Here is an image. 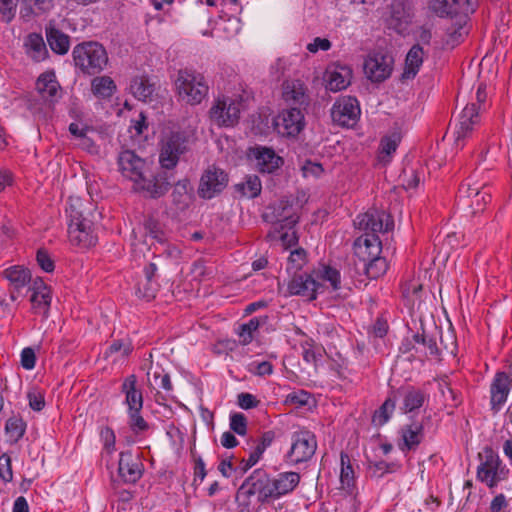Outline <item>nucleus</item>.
<instances>
[{"label": "nucleus", "mask_w": 512, "mask_h": 512, "mask_svg": "<svg viewBox=\"0 0 512 512\" xmlns=\"http://www.w3.org/2000/svg\"><path fill=\"white\" fill-rule=\"evenodd\" d=\"M117 86L114 80L107 75L96 76L91 81L92 94L101 100L111 98L116 92Z\"/></svg>", "instance_id": "nucleus-34"}, {"label": "nucleus", "mask_w": 512, "mask_h": 512, "mask_svg": "<svg viewBox=\"0 0 512 512\" xmlns=\"http://www.w3.org/2000/svg\"><path fill=\"white\" fill-rule=\"evenodd\" d=\"M352 79V70L346 65L331 64L324 75L326 88L332 92L346 89Z\"/></svg>", "instance_id": "nucleus-21"}, {"label": "nucleus", "mask_w": 512, "mask_h": 512, "mask_svg": "<svg viewBox=\"0 0 512 512\" xmlns=\"http://www.w3.org/2000/svg\"><path fill=\"white\" fill-rule=\"evenodd\" d=\"M392 18L397 23V30L404 31L406 27L412 22V15L405 11V8L401 5H397L393 8Z\"/></svg>", "instance_id": "nucleus-51"}, {"label": "nucleus", "mask_w": 512, "mask_h": 512, "mask_svg": "<svg viewBox=\"0 0 512 512\" xmlns=\"http://www.w3.org/2000/svg\"><path fill=\"white\" fill-rule=\"evenodd\" d=\"M75 67L87 75L101 73L108 64V53L104 46L96 41L77 44L72 51Z\"/></svg>", "instance_id": "nucleus-6"}, {"label": "nucleus", "mask_w": 512, "mask_h": 512, "mask_svg": "<svg viewBox=\"0 0 512 512\" xmlns=\"http://www.w3.org/2000/svg\"><path fill=\"white\" fill-rule=\"evenodd\" d=\"M293 227L294 226H284L287 230L279 236V240L284 249H289L298 243V236Z\"/></svg>", "instance_id": "nucleus-57"}, {"label": "nucleus", "mask_w": 512, "mask_h": 512, "mask_svg": "<svg viewBox=\"0 0 512 512\" xmlns=\"http://www.w3.org/2000/svg\"><path fill=\"white\" fill-rule=\"evenodd\" d=\"M439 391L443 398V404L446 407H456L459 403L458 394L450 387L446 381L439 383Z\"/></svg>", "instance_id": "nucleus-49"}, {"label": "nucleus", "mask_w": 512, "mask_h": 512, "mask_svg": "<svg viewBox=\"0 0 512 512\" xmlns=\"http://www.w3.org/2000/svg\"><path fill=\"white\" fill-rule=\"evenodd\" d=\"M468 34V29L464 24L457 23L447 29L445 43L451 47L458 45Z\"/></svg>", "instance_id": "nucleus-47"}, {"label": "nucleus", "mask_w": 512, "mask_h": 512, "mask_svg": "<svg viewBox=\"0 0 512 512\" xmlns=\"http://www.w3.org/2000/svg\"><path fill=\"white\" fill-rule=\"evenodd\" d=\"M249 371L257 376H266L273 373V365L268 361H253L249 364Z\"/></svg>", "instance_id": "nucleus-55"}, {"label": "nucleus", "mask_w": 512, "mask_h": 512, "mask_svg": "<svg viewBox=\"0 0 512 512\" xmlns=\"http://www.w3.org/2000/svg\"><path fill=\"white\" fill-rule=\"evenodd\" d=\"M156 294V287L153 284L152 280L150 282H147L145 280V283H139L136 288V295L140 298H143L147 301H150L155 297Z\"/></svg>", "instance_id": "nucleus-58"}, {"label": "nucleus", "mask_w": 512, "mask_h": 512, "mask_svg": "<svg viewBox=\"0 0 512 512\" xmlns=\"http://www.w3.org/2000/svg\"><path fill=\"white\" fill-rule=\"evenodd\" d=\"M331 42L326 38L316 37L313 42L307 45V50L311 53H317L318 51H328L331 48Z\"/></svg>", "instance_id": "nucleus-63"}, {"label": "nucleus", "mask_w": 512, "mask_h": 512, "mask_svg": "<svg viewBox=\"0 0 512 512\" xmlns=\"http://www.w3.org/2000/svg\"><path fill=\"white\" fill-rule=\"evenodd\" d=\"M366 275L371 279H377L384 275L388 269V264L383 257H374L371 260L362 261Z\"/></svg>", "instance_id": "nucleus-41"}, {"label": "nucleus", "mask_w": 512, "mask_h": 512, "mask_svg": "<svg viewBox=\"0 0 512 512\" xmlns=\"http://www.w3.org/2000/svg\"><path fill=\"white\" fill-rule=\"evenodd\" d=\"M141 409L128 411L129 426L134 433H140L148 429V423L140 415Z\"/></svg>", "instance_id": "nucleus-50"}, {"label": "nucleus", "mask_w": 512, "mask_h": 512, "mask_svg": "<svg viewBox=\"0 0 512 512\" xmlns=\"http://www.w3.org/2000/svg\"><path fill=\"white\" fill-rule=\"evenodd\" d=\"M176 94L185 104H201L209 94V84L204 74L190 69H182L175 79Z\"/></svg>", "instance_id": "nucleus-4"}, {"label": "nucleus", "mask_w": 512, "mask_h": 512, "mask_svg": "<svg viewBox=\"0 0 512 512\" xmlns=\"http://www.w3.org/2000/svg\"><path fill=\"white\" fill-rule=\"evenodd\" d=\"M310 399V394L304 390L293 391L286 397V402L297 404L300 406L307 405Z\"/></svg>", "instance_id": "nucleus-60"}, {"label": "nucleus", "mask_w": 512, "mask_h": 512, "mask_svg": "<svg viewBox=\"0 0 512 512\" xmlns=\"http://www.w3.org/2000/svg\"><path fill=\"white\" fill-rule=\"evenodd\" d=\"M187 149V139L181 132H173L162 142L159 162L163 168H174Z\"/></svg>", "instance_id": "nucleus-14"}, {"label": "nucleus", "mask_w": 512, "mask_h": 512, "mask_svg": "<svg viewBox=\"0 0 512 512\" xmlns=\"http://www.w3.org/2000/svg\"><path fill=\"white\" fill-rule=\"evenodd\" d=\"M249 156L255 161V167L261 173H272L283 164V159L268 147L252 148Z\"/></svg>", "instance_id": "nucleus-20"}, {"label": "nucleus", "mask_w": 512, "mask_h": 512, "mask_svg": "<svg viewBox=\"0 0 512 512\" xmlns=\"http://www.w3.org/2000/svg\"><path fill=\"white\" fill-rule=\"evenodd\" d=\"M480 124L479 106L475 103L464 107L455 125L454 136L457 147L463 146V141L468 138Z\"/></svg>", "instance_id": "nucleus-15"}, {"label": "nucleus", "mask_w": 512, "mask_h": 512, "mask_svg": "<svg viewBox=\"0 0 512 512\" xmlns=\"http://www.w3.org/2000/svg\"><path fill=\"white\" fill-rule=\"evenodd\" d=\"M412 339L414 342L413 348L415 351L413 356L422 358L439 355V349L437 347L436 341L432 337H428L424 333H416L412 336Z\"/></svg>", "instance_id": "nucleus-33"}, {"label": "nucleus", "mask_w": 512, "mask_h": 512, "mask_svg": "<svg viewBox=\"0 0 512 512\" xmlns=\"http://www.w3.org/2000/svg\"><path fill=\"white\" fill-rule=\"evenodd\" d=\"M36 260L38 265L45 272L50 273L54 270V262L46 250L39 249L36 254Z\"/></svg>", "instance_id": "nucleus-59"}, {"label": "nucleus", "mask_w": 512, "mask_h": 512, "mask_svg": "<svg viewBox=\"0 0 512 512\" xmlns=\"http://www.w3.org/2000/svg\"><path fill=\"white\" fill-rule=\"evenodd\" d=\"M0 479L5 483L13 480L11 458L7 454L0 456Z\"/></svg>", "instance_id": "nucleus-54"}, {"label": "nucleus", "mask_w": 512, "mask_h": 512, "mask_svg": "<svg viewBox=\"0 0 512 512\" xmlns=\"http://www.w3.org/2000/svg\"><path fill=\"white\" fill-rule=\"evenodd\" d=\"M460 196H464L467 198H473L472 205H474V202H478L481 191L478 187H471L469 183H463L459 188Z\"/></svg>", "instance_id": "nucleus-64"}, {"label": "nucleus", "mask_w": 512, "mask_h": 512, "mask_svg": "<svg viewBox=\"0 0 512 512\" xmlns=\"http://www.w3.org/2000/svg\"><path fill=\"white\" fill-rule=\"evenodd\" d=\"M306 263V252L302 248L291 251L288 257L287 270L289 272H297Z\"/></svg>", "instance_id": "nucleus-48"}, {"label": "nucleus", "mask_w": 512, "mask_h": 512, "mask_svg": "<svg viewBox=\"0 0 512 512\" xmlns=\"http://www.w3.org/2000/svg\"><path fill=\"white\" fill-rule=\"evenodd\" d=\"M241 109L240 97L221 95L214 99L208 115L211 123L218 127H233L239 121Z\"/></svg>", "instance_id": "nucleus-8"}, {"label": "nucleus", "mask_w": 512, "mask_h": 512, "mask_svg": "<svg viewBox=\"0 0 512 512\" xmlns=\"http://www.w3.org/2000/svg\"><path fill=\"white\" fill-rule=\"evenodd\" d=\"M425 402V395L421 390L409 388L403 398V406L401 409L404 413L412 412L423 406Z\"/></svg>", "instance_id": "nucleus-39"}, {"label": "nucleus", "mask_w": 512, "mask_h": 512, "mask_svg": "<svg viewBox=\"0 0 512 512\" xmlns=\"http://www.w3.org/2000/svg\"><path fill=\"white\" fill-rule=\"evenodd\" d=\"M228 181V174L224 170L209 166L200 178L198 195L203 199H212L226 188Z\"/></svg>", "instance_id": "nucleus-13"}, {"label": "nucleus", "mask_w": 512, "mask_h": 512, "mask_svg": "<svg viewBox=\"0 0 512 512\" xmlns=\"http://www.w3.org/2000/svg\"><path fill=\"white\" fill-rule=\"evenodd\" d=\"M272 215L265 214L266 219L275 223L277 232L284 229V226H295L299 220L293 206L288 200H280L276 205L270 207Z\"/></svg>", "instance_id": "nucleus-23"}, {"label": "nucleus", "mask_w": 512, "mask_h": 512, "mask_svg": "<svg viewBox=\"0 0 512 512\" xmlns=\"http://www.w3.org/2000/svg\"><path fill=\"white\" fill-rule=\"evenodd\" d=\"M148 381L151 386L161 388L167 392L172 391V383L168 373L163 370H154L152 373L148 372Z\"/></svg>", "instance_id": "nucleus-45"}, {"label": "nucleus", "mask_w": 512, "mask_h": 512, "mask_svg": "<svg viewBox=\"0 0 512 512\" xmlns=\"http://www.w3.org/2000/svg\"><path fill=\"white\" fill-rule=\"evenodd\" d=\"M382 250L381 241L378 235L364 234L354 242L355 255L361 261L371 260L380 256Z\"/></svg>", "instance_id": "nucleus-25"}, {"label": "nucleus", "mask_w": 512, "mask_h": 512, "mask_svg": "<svg viewBox=\"0 0 512 512\" xmlns=\"http://www.w3.org/2000/svg\"><path fill=\"white\" fill-rule=\"evenodd\" d=\"M24 45L27 55L35 62L43 61L48 55L43 37L38 33L29 34Z\"/></svg>", "instance_id": "nucleus-35"}, {"label": "nucleus", "mask_w": 512, "mask_h": 512, "mask_svg": "<svg viewBox=\"0 0 512 512\" xmlns=\"http://www.w3.org/2000/svg\"><path fill=\"white\" fill-rule=\"evenodd\" d=\"M30 290L32 311L35 314L42 315L45 319L48 318L52 299L50 288L41 278H36L33 280Z\"/></svg>", "instance_id": "nucleus-19"}, {"label": "nucleus", "mask_w": 512, "mask_h": 512, "mask_svg": "<svg viewBox=\"0 0 512 512\" xmlns=\"http://www.w3.org/2000/svg\"><path fill=\"white\" fill-rule=\"evenodd\" d=\"M36 356L32 348H24L21 352V365L26 370H31L35 367Z\"/></svg>", "instance_id": "nucleus-61"}, {"label": "nucleus", "mask_w": 512, "mask_h": 512, "mask_svg": "<svg viewBox=\"0 0 512 512\" xmlns=\"http://www.w3.org/2000/svg\"><path fill=\"white\" fill-rule=\"evenodd\" d=\"M512 388V378L503 371H498L490 385L491 409L498 412L506 403Z\"/></svg>", "instance_id": "nucleus-18"}, {"label": "nucleus", "mask_w": 512, "mask_h": 512, "mask_svg": "<svg viewBox=\"0 0 512 512\" xmlns=\"http://www.w3.org/2000/svg\"><path fill=\"white\" fill-rule=\"evenodd\" d=\"M424 179V170H416L413 168L404 169L401 175V183L404 189H414L418 187L420 182Z\"/></svg>", "instance_id": "nucleus-44"}, {"label": "nucleus", "mask_w": 512, "mask_h": 512, "mask_svg": "<svg viewBox=\"0 0 512 512\" xmlns=\"http://www.w3.org/2000/svg\"><path fill=\"white\" fill-rule=\"evenodd\" d=\"M137 379L135 375H129L122 383V392L125 394V403L128 406V411L135 409H142L143 397L142 393L136 387Z\"/></svg>", "instance_id": "nucleus-32"}, {"label": "nucleus", "mask_w": 512, "mask_h": 512, "mask_svg": "<svg viewBox=\"0 0 512 512\" xmlns=\"http://www.w3.org/2000/svg\"><path fill=\"white\" fill-rule=\"evenodd\" d=\"M393 59L389 55L373 53L364 62V73L372 82H382L390 77Z\"/></svg>", "instance_id": "nucleus-17"}, {"label": "nucleus", "mask_w": 512, "mask_h": 512, "mask_svg": "<svg viewBox=\"0 0 512 512\" xmlns=\"http://www.w3.org/2000/svg\"><path fill=\"white\" fill-rule=\"evenodd\" d=\"M326 282L329 283L332 290H338L341 284L340 272L332 267L323 266L312 274L294 276L288 284V291L291 295L314 300L317 293L323 292Z\"/></svg>", "instance_id": "nucleus-3"}, {"label": "nucleus", "mask_w": 512, "mask_h": 512, "mask_svg": "<svg viewBox=\"0 0 512 512\" xmlns=\"http://www.w3.org/2000/svg\"><path fill=\"white\" fill-rule=\"evenodd\" d=\"M399 433L401 441L398 445L403 452L415 450L424 439L423 424L417 421L402 426Z\"/></svg>", "instance_id": "nucleus-26"}, {"label": "nucleus", "mask_w": 512, "mask_h": 512, "mask_svg": "<svg viewBox=\"0 0 512 512\" xmlns=\"http://www.w3.org/2000/svg\"><path fill=\"white\" fill-rule=\"evenodd\" d=\"M425 52L419 44L413 45L408 51L401 79L403 81L412 80L416 77L423 64Z\"/></svg>", "instance_id": "nucleus-28"}, {"label": "nucleus", "mask_w": 512, "mask_h": 512, "mask_svg": "<svg viewBox=\"0 0 512 512\" xmlns=\"http://www.w3.org/2000/svg\"><path fill=\"white\" fill-rule=\"evenodd\" d=\"M401 141V135L399 132H392L389 135L384 136L380 141L378 159L383 164L390 162L392 155L396 152L399 143Z\"/></svg>", "instance_id": "nucleus-36"}, {"label": "nucleus", "mask_w": 512, "mask_h": 512, "mask_svg": "<svg viewBox=\"0 0 512 512\" xmlns=\"http://www.w3.org/2000/svg\"><path fill=\"white\" fill-rule=\"evenodd\" d=\"M360 115L359 102L351 96L339 97L331 108L332 121L342 127H354L359 121Z\"/></svg>", "instance_id": "nucleus-10"}, {"label": "nucleus", "mask_w": 512, "mask_h": 512, "mask_svg": "<svg viewBox=\"0 0 512 512\" xmlns=\"http://www.w3.org/2000/svg\"><path fill=\"white\" fill-rule=\"evenodd\" d=\"M355 226L364 231V234L377 235L393 229L394 222L392 217L383 210L370 209L363 214H359L354 220Z\"/></svg>", "instance_id": "nucleus-11"}, {"label": "nucleus", "mask_w": 512, "mask_h": 512, "mask_svg": "<svg viewBox=\"0 0 512 512\" xmlns=\"http://www.w3.org/2000/svg\"><path fill=\"white\" fill-rule=\"evenodd\" d=\"M305 125L303 110L297 107L282 110L274 119V127L277 133L287 138L298 136Z\"/></svg>", "instance_id": "nucleus-12"}, {"label": "nucleus", "mask_w": 512, "mask_h": 512, "mask_svg": "<svg viewBox=\"0 0 512 512\" xmlns=\"http://www.w3.org/2000/svg\"><path fill=\"white\" fill-rule=\"evenodd\" d=\"M143 474V464L130 451L120 453L118 475L124 483L134 484Z\"/></svg>", "instance_id": "nucleus-22"}, {"label": "nucleus", "mask_w": 512, "mask_h": 512, "mask_svg": "<svg viewBox=\"0 0 512 512\" xmlns=\"http://www.w3.org/2000/svg\"><path fill=\"white\" fill-rule=\"evenodd\" d=\"M69 131L74 137L79 138L82 141L81 144L84 147L90 146L91 141L86 137L88 129L85 125L73 122L69 125Z\"/></svg>", "instance_id": "nucleus-56"}, {"label": "nucleus", "mask_w": 512, "mask_h": 512, "mask_svg": "<svg viewBox=\"0 0 512 512\" xmlns=\"http://www.w3.org/2000/svg\"><path fill=\"white\" fill-rule=\"evenodd\" d=\"M275 478L279 497L291 493L300 482V475L297 472L279 473Z\"/></svg>", "instance_id": "nucleus-37"}, {"label": "nucleus", "mask_w": 512, "mask_h": 512, "mask_svg": "<svg viewBox=\"0 0 512 512\" xmlns=\"http://www.w3.org/2000/svg\"><path fill=\"white\" fill-rule=\"evenodd\" d=\"M121 174L134 183V189L157 198L168 191L169 183L154 175L151 165L132 150H124L118 156Z\"/></svg>", "instance_id": "nucleus-1"}, {"label": "nucleus", "mask_w": 512, "mask_h": 512, "mask_svg": "<svg viewBox=\"0 0 512 512\" xmlns=\"http://www.w3.org/2000/svg\"><path fill=\"white\" fill-rule=\"evenodd\" d=\"M267 480L268 474L261 469H257L246 479L243 486L247 487L248 495H256L258 501L264 503L267 496Z\"/></svg>", "instance_id": "nucleus-31"}, {"label": "nucleus", "mask_w": 512, "mask_h": 512, "mask_svg": "<svg viewBox=\"0 0 512 512\" xmlns=\"http://www.w3.org/2000/svg\"><path fill=\"white\" fill-rule=\"evenodd\" d=\"M259 326L260 319L257 317L250 319L247 323L239 325L237 334L241 344L248 345L251 343L254 338V333L258 330Z\"/></svg>", "instance_id": "nucleus-43"}, {"label": "nucleus", "mask_w": 512, "mask_h": 512, "mask_svg": "<svg viewBox=\"0 0 512 512\" xmlns=\"http://www.w3.org/2000/svg\"><path fill=\"white\" fill-rule=\"evenodd\" d=\"M396 407V397L389 396L373 415V422L377 425H384L391 418Z\"/></svg>", "instance_id": "nucleus-42"}, {"label": "nucleus", "mask_w": 512, "mask_h": 512, "mask_svg": "<svg viewBox=\"0 0 512 512\" xmlns=\"http://www.w3.org/2000/svg\"><path fill=\"white\" fill-rule=\"evenodd\" d=\"M26 424L20 417H10L6 421V433L13 441L19 440L25 433Z\"/></svg>", "instance_id": "nucleus-46"}, {"label": "nucleus", "mask_w": 512, "mask_h": 512, "mask_svg": "<svg viewBox=\"0 0 512 512\" xmlns=\"http://www.w3.org/2000/svg\"><path fill=\"white\" fill-rule=\"evenodd\" d=\"M68 218V240L78 249L94 246L97 236L93 221L88 217L84 202L78 197H70L66 208Z\"/></svg>", "instance_id": "nucleus-2"}, {"label": "nucleus", "mask_w": 512, "mask_h": 512, "mask_svg": "<svg viewBox=\"0 0 512 512\" xmlns=\"http://www.w3.org/2000/svg\"><path fill=\"white\" fill-rule=\"evenodd\" d=\"M36 90L47 102H55L60 97V85L54 72L42 73L36 81Z\"/></svg>", "instance_id": "nucleus-27"}, {"label": "nucleus", "mask_w": 512, "mask_h": 512, "mask_svg": "<svg viewBox=\"0 0 512 512\" xmlns=\"http://www.w3.org/2000/svg\"><path fill=\"white\" fill-rule=\"evenodd\" d=\"M131 351L132 347L130 343H125L123 341H115L109 346L106 354L112 355L114 353H120L122 356H127L130 354Z\"/></svg>", "instance_id": "nucleus-62"}, {"label": "nucleus", "mask_w": 512, "mask_h": 512, "mask_svg": "<svg viewBox=\"0 0 512 512\" xmlns=\"http://www.w3.org/2000/svg\"><path fill=\"white\" fill-rule=\"evenodd\" d=\"M476 0H432L431 9L439 16H449L458 12L469 13L475 9Z\"/></svg>", "instance_id": "nucleus-24"}, {"label": "nucleus", "mask_w": 512, "mask_h": 512, "mask_svg": "<svg viewBox=\"0 0 512 512\" xmlns=\"http://www.w3.org/2000/svg\"><path fill=\"white\" fill-rule=\"evenodd\" d=\"M282 100L291 107L305 109L310 104V95L306 84L299 79H288L281 86Z\"/></svg>", "instance_id": "nucleus-16"}, {"label": "nucleus", "mask_w": 512, "mask_h": 512, "mask_svg": "<svg viewBox=\"0 0 512 512\" xmlns=\"http://www.w3.org/2000/svg\"><path fill=\"white\" fill-rule=\"evenodd\" d=\"M478 458L476 478L479 482L493 489L508 479L510 469L492 447L485 446L478 454Z\"/></svg>", "instance_id": "nucleus-5"}, {"label": "nucleus", "mask_w": 512, "mask_h": 512, "mask_svg": "<svg viewBox=\"0 0 512 512\" xmlns=\"http://www.w3.org/2000/svg\"><path fill=\"white\" fill-rule=\"evenodd\" d=\"M237 191L248 198L257 197L262 189L261 181L256 175L247 176L245 181L236 185Z\"/></svg>", "instance_id": "nucleus-40"}, {"label": "nucleus", "mask_w": 512, "mask_h": 512, "mask_svg": "<svg viewBox=\"0 0 512 512\" xmlns=\"http://www.w3.org/2000/svg\"><path fill=\"white\" fill-rule=\"evenodd\" d=\"M339 481L342 497L337 500L335 512H358L360 502L357 499L355 471L350 457L343 452L340 454Z\"/></svg>", "instance_id": "nucleus-7"}, {"label": "nucleus", "mask_w": 512, "mask_h": 512, "mask_svg": "<svg viewBox=\"0 0 512 512\" xmlns=\"http://www.w3.org/2000/svg\"><path fill=\"white\" fill-rule=\"evenodd\" d=\"M2 276L14 290H21L26 287L32 279L30 270L22 265H12L5 268L2 271Z\"/></svg>", "instance_id": "nucleus-30"}, {"label": "nucleus", "mask_w": 512, "mask_h": 512, "mask_svg": "<svg viewBox=\"0 0 512 512\" xmlns=\"http://www.w3.org/2000/svg\"><path fill=\"white\" fill-rule=\"evenodd\" d=\"M230 429L238 434L244 436L247 433V418L242 413H233L230 415Z\"/></svg>", "instance_id": "nucleus-52"}, {"label": "nucleus", "mask_w": 512, "mask_h": 512, "mask_svg": "<svg viewBox=\"0 0 512 512\" xmlns=\"http://www.w3.org/2000/svg\"><path fill=\"white\" fill-rule=\"evenodd\" d=\"M18 0H0V14L4 22H10L16 13Z\"/></svg>", "instance_id": "nucleus-53"}, {"label": "nucleus", "mask_w": 512, "mask_h": 512, "mask_svg": "<svg viewBox=\"0 0 512 512\" xmlns=\"http://www.w3.org/2000/svg\"><path fill=\"white\" fill-rule=\"evenodd\" d=\"M132 94L141 101H147L154 92V85L146 77H136L130 85Z\"/></svg>", "instance_id": "nucleus-38"}, {"label": "nucleus", "mask_w": 512, "mask_h": 512, "mask_svg": "<svg viewBox=\"0 0 512 512\" xmlns=\"http://www.w3.org/2000/svg\"><path fill=\"white\" fill-rule=\"evenodd\" d=\"M316 449L315 435L307 429H300L291 436V447L286 454V460L294 465L307 462L313 457Z\"/></svg>", "instance_id": "nucleus-9"}, {"label": "nucleus", "mask_w": 512, "mask_h": 512, "mask_svg": "<svg viewBox=\"0 0 512 512\" xmlns=\"http://www.w3.org/2000/svg\"><path fill=\"white\" fill-rule=\"evenodd\" d=\"M46 39L51 50L59 55H65L68 53L70 48V38L67 34L57 29L53 22L45 28Z\"/></svg>", "instance_id": "nucleus-29"}]
</instances>
